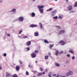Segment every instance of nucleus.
<instances>
[{
    "instance_id": "obj_23",
    "label": "nucleus",
    "mask_w": 77,
    "mask_h": 77,
    "mask_svg": "<svg viewBox=\"0 0 77 77\" xmlns=\"http://www.w3.org/2000/svg\"><path fill=\"white\" fill-rule=\"evenodd\" d=\"M13 77H18V75H17V74H14L13 75Z\"/></svg>"
},
{
    "instance_id": "obj_33",
    "label": "nucleus",
    "mask_w": 77,
    "mask_h": 77,
    "mask_svg": "<svg viewBox=\"0 0 77 77\" xmlns=\"http://www.w3.org/2000/svg\"><path fill=\"white\" fill-rule=\"evenodd\" d=\"M22 32H23V30H21L19 32V34H21V33H22Z\"/></svg>"
},
{
    "instance_id": "obj_59",
    "label": "nucleus",
    "mask_w": 77,
    "mask_h": 77,
    "mask_svg": "<svg viewBox=\"0 0 77 77\" xmlns=\"http://www.w3.org/2000/svg\"><path fill=\"white\" fill-rule=\"evenodd\" d=\"M55 0V1H57V0Z\"/></svg>"
},
{
    "instance_id": "obj_14",
    "label": "nucleus",
    "mask_w": 77,
    "mask_h": 77,
    "mask_svg": "<svg viewBox=\"0 0 77 77\" xmlns=\"http://www.w3.org/2000/svg\"><path fill=\"white\" fill-rule=\"evenodd\" d=\"M68 9L70 11H71V10L72 9V6H70L68 8Z\"/></svg>"
},
{
    "instance_id": "obj_1",
    "label": "nucleus",
    "mask_w": 77,
    "mask_h": 77,
    "mask_svg": "<svg viewBox=\"0 0 77 77\" xmlns=\"http://www.w3.org/2000/svg\"><path fill=\"white\" fill-rule=\"evenodd\" d=\"M73 72H72V71H69V72H67L66 75L67 77H68V76H69V75H73Z\"/></svg>"
},
{
    "instance_id": "obj_29",
    "label": "nucleus",
    "mask_w": 77,
    "mask_h": 77,
    "mask_svg": "<svg viewBox=\"0 0 77 77\" xmlns=\"http://www.w3.org/2000/svg\"><path fill=\"white\" fill-rule=\"evenodd\" d=\"M63 18V17H62L60 16L58 17V18L59 19H62V18Z\"/></svg>"
},
{
    "instance_id": "obj_40",
    "label": "nucleus",
    "mask_w": 77,
    "mask_h": 77,
    "mask_svg": "<svg viewBox=\"0 0 77 77\" xmlns=\"http://www.w3.org/2000/svg\"><path fill=\"white\" fill-rule=\"evenodd\" d=\"M27 50H28V51H29L30 50V48L28 47L26 48Z\"/></svg>"
},
{
    "instance_id": "obj_39",
    "label": "nucleus",
    "mask_w": 77,
    "mask_h": 77,
    "mask_svg": "<svg viewBox=\"0 0 77 77\" xmlns=\"http://www.w3.org/2000/svg\"><path fill=\"white\" fill-rule=\"evenodd\" d=\"M27 38V36H25L23 37V38L24 39H25V38Z\"/></svg>"
},
{
    "instance_id": "obj_26",
    "label": "nucleus",
    "mask_w": 77,
    "mask_h": 77,
    "mask_svg": "<svg viewBox=\"0 0 77 77\" xmlns=\"http://www.w3.org/2000/svg\"><path fill=\"white\" fill-rule=\"evenodd\" d=\"M53 46H54V45H50V48H51H51H52V47H53Z\"/></svg>"
},
{
    "instance_id": "obj_4",
    "label": "nucleus",
    "mask_w": 77,
    "mask_h": 77,
    "mask_svg": "<svg viewBox=\"0 0 77 77\" xmlns=\"http://www.w3.org/2000/svg\"><path fill=\"white\" fill-rule=\"evenodd\" d=\"M45 74V72H44L43 73H38L37 75V76H41V75H42L44 74Z\"/></svg>"
},
{
    "instance_id": "obj_46",
    "label": "nucleus",
    "mask_w": 77,
    "mask_h": 77,
    "mask_svg": "<svg viewBox=\"0 0 77 77\" xmlns=\"http://www.w3.org/2000/svg\"><path fill=\"white\" fill-rule=\"evenodd\" d=\"M32 71L33 72H37L36 71V70H34V71Z\"/></svg>"
},
{
    "instance_id": "obj_5",
    "label": "nucleus",
    "mask_w": 77,
    "mask_h": 77,
    "mask_svg": "<svg viewBox=\"0 0 77 77\" xmlns=\"http://www.w3.org/2000/svg\"><path fill=\"white\" fill-rule=\"evenodd\" d=\"M6 77H12V75L11 74L9 73L8 72H7L6 73Z\"/></svg>"
},
{
    "instance_id": "obj_49",
    "label": "nucleus",
    "mask_w": 77,
    "mask_h": 77,
    "mask_svg": "<svg viewBox=\"0 0 77 77\" xmlns=\"http://www.w3.org/2000/svg\"><path fill=\"white\" fill-rule=\"evenodd\" d=\"M32 2H35V1H36V0H32Z\"/></svg>"
},
{
    "instance_id": "obj_19",
    "label": "nucleus",
    "mask_w": 77,
    "mask_h": 77,
    "mask_svg": "<svg viewBox=\"0 0 77 77\" xmlns=\"http://www.w3.org/2000/svg\"><path fill=\"white\" fill-rule=\"evenodd\" d=\"M55 65L56 66H60V64H58L57 63H55Z\"/></svg>"
},
{
    "instance_id": "obj_58",
    "label": "nucleus",
    "mask_w": 77,
    "mask_h": 77,
    "mask_svg": "<svg viewBox=\"0 0 77 77\" xmlns=\"http://www.w3.org/2000/svg\"><path fill=\"white\" fill-rule=\"evenodd\" d=\"M33 77H35V76L34 75V76H33Z\"/></svg>"
},
{
    "instance_id": "obj_48",
    "label": "nucleus",
    "mask_w": 77,
    "mask_h": 77,
    "mask_svg": "<svg viewBox=\"0 0 77 77\" xmlns=\"http://www.w3.org/2000/svg\"><path fill=\"white\" fill-rule=\"evenodd\" d=\"M48 71V69H45V72H47Z\"/></svg>"
},
{
    "instance_id": "obj_54",
    "label": "nucleus",
    "mask_w": 77,
    "mask_h": 77,
    "mask_svg": "<svg viewBox=\"0 0 77 77\" xmlns=\"http://www.w3.org/2000/svg\"><path fill=\"white\" fill-rule=\"evenodd\" d=\"M2 69V68L1 67H0V69Z\"/></svg>"
},
{
    "instance_id": "obj_55",
    "label": "nucleus",
    "mask_w": 77,
    "mask_h": 77,
    "mask_svg": "<svg viewBox=\"0 0 77 77\" xmlns=\"http://www.w3.org/2000/svg\"><path fill=\"white\" fill-rule=\"evenodd\" d=\"M66 2H68V0H66Z\"/></svg>"
},
{
    "instance_id": "obj_24",
    "label": "nucleus",
    "mask_w": 77,
    "mask_h": 77,
    "mask_svg": "<svg viewBox=\"0 0 77 77\" xmlns=\"http://www.w3.org/2000/svg\"><path fill=\"white\" fill-rule=\"evenodd\" d=\"M44 42L46 44H48V41L45 40L44 41Z\"/></svg>"
},
{
    "instance_id": "obj_12",
    "label": "nucleus",
    "mask_w": 77,
    "mask_h": 77,
    "mask_svg": "<svg viewBox=\"0 0 77 77\" xmlns=\"http://www.w3.org/2000/svg\"><path fill=\"white\" fill-rule=\"evenodd\" d=\"M39 33L38 31H36V32L34 33V36H38Z\"/></svg>"
},
{
    "instance_id": "obj_22",
    "label": "nucleus",
    "mask_w": 77,
    "mask_h": 77,
    "mask_svg": "<svg viewBox=\"0 0 77 77\" xmlns=\"http://www.w3.org/2000/svg\"><path fill=\"white\" fill-rule=\"evenodd\" d=\"M69 52L70 53H72V54H73V53H74V51H72V49H71V50H69Z\"/></svg>"
},
{
    "instance_id": "obj_61",
    "label": "nucleus",
    "mask_w": 77,
    "mask_h": 77,
    "mask_svg": "<svg viewBox=\"0 0 77 77\" xmlns=\"http://www.w3.org/2000/svg\"><path fill=\"white\" fill-rule=\"evenodd\" d=\"M5 39V38H3L4 39Z\"/></svg>"
},
{
    "instance_id": "obj_56",
    "label": "nucleus",
    "mask_w": 77,
    "mask_h": 77,
    "mask_svg": "<svg viewBox=\"0 0 77 77\" xmlns=\"http://www.w3.org/2000/svg\"><path fill=\"white\" fill-rule=\"evenodd\" d=\"M13 65H15V64L14 63Z\"/></svg>"
},
{
    "instance_id": "obj_17",
    "label": "nucleus",
    "mask_w": 77,
    "mask_h": 77,
    "mask_svg": "<svg viewBox=\"0 0 77 77\" xmlns=\"http://www.w3.org/2000/svg\"><path fill=\"white\" fill-rule=\"evenodd\" d=\"M65 32V31L64 30H61L60 31V32L59 33V35H60V34H61L62 33H64Z\"/></svg>"
},
{
    "instance_id": "obj_27",
    "label": "nucleus",
    "mask_w": 77,
    "mask_h": 77,
    "mask_svg": "<svg viewBox=\"0 0 77 77\" xmlns=\"http://www.w3.org/2000/svg\"><path fill=\"white\" fill-rule=\"evenodd\" d=\"M51 10H52V8H49V9L47 10V11H51Z\"/></svg>"
},
{
    "instance_id": "obj_16",
    "label": "nucleus",
    "mask_w": 77,
    "mask_h": 77,
    "mask_svg": "<svg viewBox=\"0 0 77 77\" xmlns=\"http://www.w3.org/2000/svg\"><path fill=\"white\" fill-rule=\"evenodd\" d=\"M39 25L40 26V28L41 29H42V23L40 22L39 23Z\"/></svg>"
},
{
    "instance_id": "obj_53",
    "label": "nucleus",
    "mask_w": 77,
    "mask_h": 77,
    "mask_svg": "<svg viewBox=\"0 0 77 77\" xmlns=\"http://www.w3.org/2000/svg\"><path fill=\"white\" fill-rule=\"evenodd\" d=\"M38 63V61H35L36 63Z\"/></svg>"
},
{
    "instance_id": "obj_31",
    "label": "nucleus",
    "mask_w": 77,
    "mask_h": 77,
    "mask_svg": "<svg viewBox=\"0 0 77 77\" xmlns=\"http://www.w3.org/2000/svg\"><path fill=\"white\" fill-rule=\"evenodd\" d=\"M75 7H77V2H76L75 3V4L74 5Z\"/></svg>"
},
{
    "instance_id": "obj_52",
    "label": "nucleus",
    "mask_w": 77,
    "mask_h": 77,
    "mask_svg": "<svg viewBox=\"0 0 77 77\" xmlns=\"http://www.w3.org/2000/svg\"><path fill=\"white\" fill-rule=\"evenodd\" d=\"M2 0L0 1V3H2Z\"/></svg>"
},
{
    "instance_id": "obj_36",
    "label": "nucleus",
    "mask_w": 77,
    "mask_h": 77,
    "mask_svg": "<svg viewBox=\"0 0 77 77\" xmlns=\"http://www.w3.org/2000/svg\"><path fill=\"white\" fill-rule=\"evenodd\" d=\"M72 60H74L75 59V56H73L72 57Z\"/></svg>"
},
{
    "instance_id": "obj_20",
    "label": "nucleus",
    "mask_w": 77,
    "mask_h": 77,
    "mask_svg": "<svg viewBox=\"0 0 77 77\" xmlns=\"http://www.w3.org/2000/svg\"><path fill=\"white\" fill-rule=\"evenodd\" d=\"M15 11H16V9H13L10 12H15Z\"/></svg>"
},
{
    "instance_id": "obj_41",
    "label": "nucleus",
    "mask_w": 77,
    "mask_h": 77,
    "mask_svg": "<svg viewBox=\"0 0 77 77\" xmlns=\"http://www.w3.org/2000/svg\"><path fill=\"white\" fill-rule=\"evenodd\" d=\"M56 27H57L59 29H60V26H56Z\"/></svg>"
},
{
    "instance_id": "obj_18",
    "label": "nucleus",
    "mask_w": 77,
    "mask_h": 77,
    "mask_svg": "<svg viewBox=\"0 0 77 77\" xmlns=\"http://www.w3.org/2000/svg\"><path fill=\"white\" fill-rule=\"evenodd\" d=\"M58 53H59V51L57 50L55 51V55L56 56L58 55Z\"/></svg>"
},
{
    "instance_id": "obj_57",
    "label": "nucleus",
    "mask_w": 77,
    "mask_h": 77,
    "mask_svg": "<svg viewBox=\"0 0 77 77\" xmlns=\"http://www.w3.org/2000/svg\"><path fill=\"white\" fill-rule=\"evenodd\" d=\"M57 77H59V75H57Z\"/></svg>"
},
{
    "instance_id": "obj_8",
    "label": "nucleus",
    "mask_w": 77,
    "mask_h": 77,
    "mask_svg": "<svg viewBox=\"0 0 77 77\" xmlns=\"http://www.w3.org/2000/svg\"><path fill=\"white\" fill-rule=\"evenodd\" d=\"M59 43L60 44H62V45H64L65 44V42L62 40L60 41V42Z\"/></svg>"
},
{
    "instance_id": "obj_35",
    "label": "nucleus",
    "mask_w": 77,
    "mask_h": 77,
    "mask_svg": "<svg viewBox=\"0 0 77 77\" xmlns=\"http://www.w3.org/2000/svg\"><path fill=\"white\" fill-rule=\"evenodd\" d=\"M75 12V11H72L70 12V13H74Z\"/></svg>"
},
{
    "instance_id": "obj_21",
    "label": "nucleus",
    "mask_w": 77,
    "mask_h": 77,
    "mask_svg": "<svg viewBox=\"0 0 77 77\" xmlns=\"http://www.w3.org/2000/svg\"><path fill=\"white\" fill-rule=\"evenodd\" d=\"M45 58L46 60H47L48 59V56H45Z\"/></svg>"
},
{
    "instance_id": "obj_34",
    "label": "nucleus",
    "mask_w": 77,
    "mask_h": 77,
    "mask_svg": "<svg viewBox=\"0 0 77 77\" xmlns=\"http://www.w3.org/2000/svg\"><path fill=\"white\" fill-rule=\"evenodd\" d=\"M38 52V50H36L35 51V53H37Z\"/></svg>"
},
{
    "instance_id": "obj_62",
    "label": "nucleus",
    "mask_w": 77,
    "mask_h": 77,
    "mask_svg": "<svg viewBox=\"0 0 77 77\" xmlns=\"http://www.w3.org/2000/svg\"><path fill=\"white\" fill-rule=\"evenodd\" d=\"M48 64V63H47V65Z\"/></svg>"
},
{
    "instance_id": "obj_10",
    "label": "nucleus",
    "mask_w": 77,
    "mask_h": 77,
    "mask_svg": "<svg viewBox=\"0 0 77 77\" xmlns=\"http://www.w3.org/2000/svg\"><path fill=\"white\" fill-rule=\"evenodd\" d=\"M31 56L32 58H35L36 57V54L35 53L31 54Z\"/></svg>"
},
{
    "instance_id": "obj_9",
    "label": "nucleus",
    "mask_w": 77,
    "mask_h": 77,
    "mask_svg": "<svg viewBox=\"0 0 77 77\" xmlns=\"http://www.w3.org/2000/svg\"><path fill=\"white\" fill-rule=\"evenodd\" d=\"M30 44H31V42H30V41H29L26 43V45L27 46H29Z\"/></svg>"
},
{
    "instance_id": "obj_37",
    "label": "nucleus",
    "mask_w": 77,
    "mask_h": 77,
    "mask_svg": "<svg viewBox=\"0 0 77 77\" xmlns=\"http://www.w3.org/2000/svg\"><path fill=\"white\" fill-rule=\"evenodd\" d=\"M19 63L20 64H23V62H22V61H21L19 60Z\"/></svg>"
},
{
    "instance_id": "obj_51",
    "label": "nucleus",
    "mask_w": 77,
    "mask_h": 77,
    "mask_svg": "<svg viewBox=\"0 0 77 77\" xmlns=\"http://www.w3.org/2000/svg\"><path fill=\"white\" fill-rule=\"evenodd\" d=\"M17 21V19H16V20H14V22H15V21Z\"/></svg>"
},
{
    "instance_id": "obj_25",
    "label": "nucleus",
    "mask_w": 77,
    "mask_h": 77,
    "mask_svg": "<svg viewBox=\"0 0 77 77\" xmlns=\"http://www.w3.org/2000/svg\"><path fill=\"white\" fill-rule=\"evenodd\" d=\"M53 18H54V19H55V20H57V18H58L57 16H56L55 17H53Z\"/></svg>"
},
{
    "instance_id": "obj_50",
    "label": "nucleus",
    "mask_w": 77,
    "mask_h": 77,
    "mask_svg": "<svg viewBox=\"0 0 77 77\" xmlns=\"http://www.w3.org/2000/svg\"><path fill=\"white\" fill-rule=\"evenodd\" d=\"M66 63H69V61H67L66 62Z\"/></svg>"
},
{
    "instance_id": "obj_11",
    "label": "nucleus",
    "mask_w": 77,
    "mask_h": 77,
    "mask_svg": "<svg viewBox=\"0 0 77 77\" xmlns=\"http://www.w3.org/2000/svg\"><path fill=\"white\" fill-rule=\"evenodd\" d=\"M44 9H39V11L40 12L41 14H43L44 12Z\"/></svg>"
},
{
    "instance_id": "obj_38",
    "label": "nucleus",
    "mask_w": 77,
    "mask_h": 77,
    "mask_svg": "<svg viewBox=\"0 0 77 77\" xmlns=\"http://www.w3.org/2000/svg\"><path fill=\"white\" fill-rule=\"evenodd\" d=\"M67 57H70V54H67Z\"/></svg>"
},
{
    "instance_id": "obj_13",
    "label": "nucleus",
    "mask_w": 77,
    "mask_h": 77,
    "mask_svg": "<svg viewBox=\"0 0 77 77\" xmlns=\"http://www.w3.org/2000/svg\"><path fill=\"white\" fill-rule=\"evenodd\" d=\"M16 71H18V70H20V67L18 66H16Z\"/></svg>"
},
{
    "instance_id": "obj_6",
    "label": "nucleus",
    "mask_w": 77,
    "mask_h": 77,
    "mask_svg": "<svg viewBox=\"0 0 77 77\" xmlns=\"http://www.w3.org/2000/svg\"><path fill=\"white\" fill-rule=\"evenodd\" d=\"M37 25H34L33 24H32L30 26H29V27H37Z\"/></svg>"
},
{
    "instance_id": "obj_42",
    "label": "nucleus",
    "mask_w": 77,
    "mask_h": 77,
    "mask_svg": "<svg viewBox=\"0 0 77 77\" xmlns=\"http://www.w3.org/2000/svg\"><path fill=\"white\" fill-rule=\"evenodd\" d=\"M28 67H29V68H31L32 66H30V65H29Z\"/></svg>"
},
{
    "instance_id": "obj_45",
    "label": "nucleus",
    "mask_w": 77,
    "mask_h": 77,
    "mask_svg": "<svg viewBox=\"0 0 77 77\" xmlns=\"http://www.w3.org/2000/svg\"><path fill=\"white\" fill-rule=\"evenodd\" d=\"M7 35H8V36H9V37H10L11 36V35H10V34H7Z\"/></svg>"
},
{
    "instance_id": "obj_30",
    "label": "nucleus",
    "mask_w": 77,
    "mask_h": 77,
    "mask_svg": "<svg viewBox=\"0 0 77 77\" xmlns=\"http://www.w3.org/2000/svg\"><path fill=\"white\" fill-rule=\"evenodd\" d=\"M26 75H29V72H28L26 71Z\"/></svg>"
},
{
    "instance_id": "obj_60",
    "label": "nucleus",
    "mask_w": 77,
    "mask_h": 77,
    "mask_svg": "<svg viewBox=\"0 0 77 77\" xmlns=\"http://www.w3.org/2000/svg\"><path fill=\"white\" fill-rule=\"evenodd\" d=\"M17 12V11L15 12V13H16Z\"/></svg>"
},
{
    "instance_id": "obj_15",
    "label": "nucleus",
    "mask_w": 77,
    "mask_h": 77,
    "mask_svg": "<svg viewBox=\"0 0 77 77\" xmlns=\"http://www.w3.org/2000/svg\"><path fill=\"white\" fill-rule=\"evenodd\" d=\"M31 15L32 17H35V13L34 12H32L31 13Z\"/></svg>"
},
{
    "instance_id": "obj_44",
    "label": "nucleus",
    "mask_w": 77,
    "mask_h": 77,
    "mask_svg": "<svg viewBox=\"0 0 77 77\" xmlns=\"http://www.w3.org/2000/svg\"><path fill=\"white\" fill-rule=\"evenodd\" d=\"M57 75L56 74H53V76H54V77H56Z\"/></svg>"
},
{
    "instance_id": "obj_43",
    "label": "nucleus",
    "mask_w": 77,
    "mask_h": 77,
    "mask_svg": "<svg viewBox=\"0 0 77 77\" xmlns=\"http://www.w3.org/2000/svg\"><path fill=\"white\" fill-rule=\"evenodd\" d=\"M6 53H4V56L5 57H6Z\"/></svg>"
},
{
    "instance_id": "obj_47",
    "label": "nucleus",
    "mask_w": 77,
    "mask_h": 77,
    "mask_svg": "<svg viewBox=\"0 0 77 77\" xmlns=\"http://www.w3.org/2000/svg\"><path fill=\"white\" fill-rule=\"evenodd\" d=\"M48 56H50L51 55V53L50 52H49L48 54Z\"/></svg>"
},
{
    "instance_id": "obj_2",
    "label": "nucleus",
    "mask_w": 77,
    "mask_h": 77,
    "mask_svg": "<svg viewBox=\"0 0 77 77\" xmlns=\"http://www.w3.org/2000/svg\"><path fill=\"white\" fill-rule=\"evenodd\" d=\"M57 13V10H54L52 11V13H51V15L52 16H54Z\"/></svg>"
},
{
    "instance_id": "obj_32",
    "label": "nucleus",
    "mask_w": 77,
    "mask_h": 77,
    "mask_svg": "<svg viewBox=\"0 0 77 77\" xmlns=\"http://www.w3.org/2000/svg\"><path fill=\"white\" fill-rule=\"evenodd\" d=\"M40 70L41 71H43V69L41 67L40 68Z\"/></svg>"
},
{
    "instance_id": "obj_3",
    "label": "nucleus",
    "mask_w": 77,
    "mask_h": 77,
    "mask_svg": "<svg viewBox=\"0 0 77 77\" xmlns=\"http://www.w3.org/2000/svg\"><path fill=\"white\" fill-rule=\"evenodd\" d=\"M18 19L19 21L20 22H22V21H24V17H19Z\"/></svg>"
},
{
    "instance_id": "obj_28",
    "label": "nucleus",
    "mask_w": 77,
    "mask_h": 77,
    "mask_svg": "<svg viewBox=\"0 0 77 77\" xmlns=\"http://www.w3.org/2000/svg\"><path fill=\"white\" fill-rule=\"evenodd\" d=\"M63 51H61L60 52H59V54H63Z\"/></svg>"
},
{
    "instance_id": "obj_7",
    "label": "nucleus",
    "mask_w": 77,
    "mask_h": 77,
    "mask_svg": "<svg viewBox=\"0 0 77 77\" xmlns=\"http://www.w3.org/2000/svg\"><path fill=\"white\" fill-rule=\"evenodd\" d=\"M38 9H42L44 8V6L43 5H39L38 7Z\"/></svg>"
}]
</instances>
